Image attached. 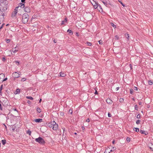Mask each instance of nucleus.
I'll return each instance as SVG.
<instances>
[{
    "instance_id": "nucleus-1",
    "label": "nucleus",
    "mask_w": 153,
    "mask_h": 153,
    "mask_svg": "<svg viewBox=\"0 0 153 153\" xmlns=\"http://www.w3.org/2000/svg\"><path fill=\"white\" fill-rule=\"evenodd\" d=\"M29 18V16L27 13H25L22 16V22L25 24L27 22Z\"/></svg>"
},
{
    "instance_id": "nucleus-2",
    "label": "nucleus",
    "mask_w": 153,
    "mask_h": 153,
    "mask_svg": "<svg viewBox=\"0 0 153 153\" xmlns=\"http://www.w3.org/2000/svg\"><path fill=\"white\" fill-rule=\"evenodd\" d=\"M35 140L41 144H44L45 143L44 140L41 137L35 139Z\"/></svg>"
},
{
    "instance_id": "nucleus-3",
    "label": "nucleus",
    "mask_w": 153,
    "mask_h": 153,
    "mask_svg": "<svg viewBox=\"0 0 153 153\" xmlns=\"http://www.w3.org/2000/svg\"><path fill=\"white\" fill-rule=\"evenodd\" d=\"M90 1L95 9L97 8L99 4L97 2L94 1V0H90Z\"/></svg>"
},
{
    "instance_id": "nucleus-4",
    "label": "nucleus",
    "mask_w": 153,
    "mask_h": 153,
    "mask_svg": "<svg viewBox=\"0 0 153 153\" xmlns=\"http://www.w3.org/2000/svg\"><path fill=\"white\" fill-rule=\"evenodd\" d=\"M53 129L55 131L57 130L58 127L57 124L56 123V122L55 121H53Z\"/></svg>"
},
{
    "instance_id": "nucleus-5",
    "label": "nucleus",
    "mask_w": 153,
    "mask_h": 153,
    "mask_svg": "<svg viewBox=\"0 0 153 153\" xmlns=\"http://www.w3.org/2000/svg\"><path fill=\"white\" fill-rule=\"evenodd\" d=\"M24 10V11L27 13H29L30 12V8L27 5L25 6V8Z\"/></svg>"
},
{
    "instance_id": "nucleus-6",
    "label": "nucleus",
    "mask_w": 153,
    "mask_h": 153,
    "mask_svg": "<svg viewBox=\"0 0 153 153\" xmlns=\"http://www.w3.org/2000/svg\"><path fill=\"white\" fill-rule=\"evenodd\" d=\"M12 75L13 77L15 78H18L20 76L19 74L18 73H17L16 72H15L13 73Z\"/></svg>"
},
{
    "instance_id": "nucleus-7",
    "label": "nucleus",
    "mask_w": 153,
    "mask_h": 153,
    "mask_svg": "<svg viewBox=\"0 0 153 153\" xmlns=\"http://www.w3.org/2000/svg\"><path fill=\"white\" fill-rule=\"evenodd\" d=\"M34 121L36 123H41L43 121V120L42 119H35Z\"/></svg>"
},
{
    "instance_id": "nucleus-8",
    "label": "nucleus",
    "mask_w": 153,
    "mask_h": 153,
    "mask_svg": "<svg viewBox=\"0 0 153 153\" xmlns=\"http://www.w3.org/2000/svg\"><path fill=\"white\" fill-rule=\"evenodd\" d=\"M25 5L22 3H19V7H20L21 8H23L25 7Z\"/></svg>"
},
{
    "instance_id": "nucleus-9",
    "label": "nucleus",
    "mask_w": 153,
    "mask_h": 153,
    "mask_svg": "<svg viewBox=\"0 0 153 153\" xmlns=\"http://www.w3.org/2000/svg\"><path fill=\"white\" fill-rule=\"evenodd\" d=\"M18 50V48L16 47L15 48H13L12 50V51L13 53H15Z\"/></svg>"
},
{
    "instance_id": "nucleus-10",
    "label": "nucleus",
    "mask_w": 153,
    "mask_h": 153,
    "mask_svg": "<svg viewBox=\"0 0 153 153\" xmlns=\"http://www.w3.org/2000/svg\"><path fill=\"white\" fill-rule=\"evenodd\" d=\"M107 102L109 104H111L112 103V101L110 99H107L106 100Z\"/></svg>"
},
{
    "instance_id": "nucleus-11",
    "label": "nucleus",
    "mask_w": 153,
    "mask_h": 153,
    "mask_svg": "<svg viewBox=\"0 0 153 153\" xmlns=\"http://www.w3.org/2000/svg\"><path fill=\"white\" fill-rule=\"evenodd\" d=\"M140 132L142 134H145V135H146L148 134V133L147 132H145V131H143L141 130H140Z\"/></svg>"
},
{
    "instance_id": "nucleus-12",
    "label": "nucleus",
    "mask_w": 153,
    "mask_h": 153,
    "mask_svg": "<svg viewBox=\"0 0 153 153\" xmlns=\"http://www.w3.org/2000/svg\"><path fill=\"white\" fill-rule=\"evenodd\" d=\"M97 8H98V9L99 10L100 12H102V11H103L102 9L100 4H98V7Z\"/></svg>"
},
{
    "instance_id": "nucleus-13",
    "label": "nucleus",
    "mask_w": 153,
    "mask_h": 153,
    "mask_svg": "<svg viewBox=\"0 0 153 153\" xmlns=\"http://www.w3.org/2000/svg\"><path fill=\"white\" fill-rule=\"evenodd\" d=\"M17 13V12L16 11H14V12H13L12 13V15H11V16L12 17H14L16 15Z\"/></svg>"
},
{
    "instance_id": "nucleus-14",
    "label": "nucleus",
    "mask_w": 153,
    "mask_h": 153,
    "mask_svg": "<svg viewBox=\"0 0 153 153\" xmlns=\"http://www.w3.org/2000/svg\"><path fill=\"white\" fill-rule=\"evenodd\" d=\"M20 92V90L19 89H17L15 92H14L15 94H19Z\"/></svg>"
},
{
    "instance_id": "nucleus-15",
    "label": "nucleus",
    "mask_w": 153,
    "mask_h": 153,
    "mask_svg": "<svg viewBox=\"0 0 153 153\" xmlns=\"http://www.w3.org/2000/svg\"><path fill=\"white\" fill-rule=\"evenodd\" d=\"M66 74L60 72V73L59 74V76L61 77H64L65 76Z\"/></svg>"
},
{
    "instance_id": "nucleus-16",
    "label": "nucleus",
    "mask_w": 153,
    "mask_h": 153,
    "mask_svg": "<svg viewBox=\"0 0 153 153\" xmlns=\"http://www.w3.org/2000/svg\"><path fill=\"white\" fill-rule=\"evenodd\" d=\"M67 18H65L64 20L62 21L61 25L65 24V23L67 22Z\"/></svg>"
},
{
    "instance_id": "nucleus-17",
    "label": "nucleus",
    "mask_w": 153,
    "mask_h": 153,
    "mask_svg": "<svg viewBox=\"0 0 153 153\" xmlns=\"http://www.w3.org/2000/svg\"><path fill=\"white\" fill-rule=\"evenodd\" d=\"M67 32H68L69 33V34H70V35H72L73 34V32L71 30H70L69 29H68L67 30Z\"/></svg>"
},
{
    "instance_id": "nucleus-18",
    "label": "nucleus",
    "mask_w": 153,
    "mask_h": 153,
    "mask_svg": "<svg viewBox=\"0 0 153 153\" xmlns=\"http://www.w3.org/2000/svg\"><path fill=\"white\" fill-rule=\"evenodd\" d=\"M53 122H52L51 123H49L48 124V126L49 127H50V128H51V127L53 128Z\"/></svg>"
},
{
    "instance_id": "nucleus-19",
    "label": "nucleus",
    "mask_w": 153,
    "mask_h": 153,
    "mask_svg": "<svg viewBox=\"0 0 153 153\" xmlns=\"http://www.w3.org/2000/svg\"><path fill=\"white\" fill-rule=\"evenodd\" d=\"M133 130L134 131H135L136 132H137L139 131V128H134L133 129Z\"/></svg>"
},
{
    "instance_id": "nucleus-20",
    "label": "nucleus",
    "mask_w": 153,
    "mask_h": 153,
    "mask_svg": "<svg viewBox=\"0 0 153 153\" xmlns=\"http://www.w3.org/2000/svg\"><path fill=\"white\" fill-rule=\"evenodd\" d=\"M26 98L31 100H33V98L31 96H27L26 97Z\"/></svg>"
},
{
    "instance_id": "nucleus-21",
    "label": "nucleus",
    "mask_w": 153,
    "mask_h": 153,
    "mask_svg": "<svg viewBox=\"0 0 153 153\" xmlns=\"http://www.w3.org/2000/svg\"><path fill=\"white\" fill-rule=\"evenodd\" d=\"M3 88V85H1V86L0 88V95H1V90Z\"/></svg>"
},
{
    "instance_id": "nucleus-22",
    "label": "nucleus",
    "mask_w": 153,
    "mask_h": 153,
    "mask_svg": "<svg viewBox=\"0 0 153 153\" xmlns=\"http://www.w3.org/2000/svg\"><path fill=\"white\" fill-rule=\"evenodd\" d=\"M125 36L127 38V39L128 40L129 39V34L127 33H126L125 34Z\"/></svg>"
},
{
    "instance_id": "nucleus-23",
    "label": "nucleus",
    "mask_w": 153,
    "mask_h": 153,
    "mask_svg": "<svg viewBox=\"0 0 153 153\" xmlns=\"http://www.w3.org/2000/svg\"><path fill=\"white\" fill-rule=\"evenodd\" d=\"M4 16H5V14H4V13H3L2 12V13H1V14H0V17H1V16L3 18Z\"/></svg>"
},
{
    "instance_id": "nucleus-24",
    "label": "nucleus",
    "mask_w": 153,
    "mask_h": 153,
    "mask_svg": "<svg viewBox=\"0 0 153 153\" xmlns=\"http://www.w3.org/2000/svg\"><path fill=\"white\" fill-rule=\"evenodd\" d=\"M37 112L39 113L41 112V109L39 108H37Z\"/></svg>"
},
{
    "instance_id": "nucleus-25",
    "label": "nucleus",
    "mask_w": 153,
    "mask_h": 153,
    "mask_svg": "<svg viewBox=\"0 0 153 153\" xmlns=\"http://www.w3.org/2000/svg\"><path fill=\"white\" fill-rule=\"evenodd\" d=\"M1 142L3 145H4L6 142V140H1Z\"/></svg>"
},
{
    "instance_id": "nucleus-26",
    "label": "nucleus",
    "mask_w": 153,
    "mask_h": 153,
    "mask_svg": "<svg viewBox=\"0 0 153 153\" xmlns=\"http://www.w3.org/2000/svg\"><path fill=\"white\" fill-rule=\"evenodd\" d=\"M141 121L139 120H137L136 121V123L137 124H138L139 123H140V122Z\"/></svg>"
},
{
    "instance_id": "nucleus-27",
    "label": "nucleus",
    "mask_w": 153,
    "mask_h": 153,
    "mask_svg": "<svg viewBox=\"0 0 153 153\" xmlns=\"http://www.w3.org/2000/svg\"><path fill=\"white\" fill-rule=\"evenodd\" d=\"M27 133L29 135H30L31 134V131H30L28 130L27 131Z\"/></svg>"
},
{
    "instance_id": "nucleus-28",
    "label": "nucleus",
    "mask_w": 153,
    "mask_h": 153,
    "mask_svg": "<svg viewBox=\"0 0 153 153\" xmlns=\"http://www.w3.org/2000/svg\"><path fill=\"white\" fill-rule=\"evenodd\" d=\"M123 101L124 99L123 98H121L119 99V101L120 102H123Z\"/></svg>"
},
{
    "instance_id": "nucleus-29",
    "label": "nucleus",
    "mask_w": 153,
    "mask_h": 153,
    "mask_svg": "<svg viewBox=\"0 0 153 153\" xmlns=\"http://www.w3.org/2000/svg\"><path fill=\"white\" fill-rule=\"evenodd\" d=\"M87 45L90 46L91 45V43L90 42H87Z\"/></svg>"
},
{
    "instance_id": "nucleus-30",
    "label": "nucleus",
    "mask_w": 153,
    "mask_h": 153,
    "mask_svg": "<svg viewBox=\"0 0 153 153\" xmlns=\"http://www.w3.org/2000/svg\"><path fill=\"white\" fill-rule=\"evenodd\" d=\"M116 149V148L114 147H113L110 150V152H112L114 150H115Z\"/></svg>"
},
{
    "instance_id": "nucleus-31",
    "label": "nucleus",
    "mask_w": 153,
    "mask_h": 153,
    "mask_svg": "<svg viewBox=\"0 0 153 153\" xmlns=\"http://www.w3.org/2000/svg\"><path fill=\"white\" fill-rule=\"evenodd\" d=\"M148 83H149V85H151L153 84V82H152L151 81H149Z\"/></svg>"
},
{
    "instance_id": "nucleus-32",
    "label": "nucleus",
    "mask_w": 153,
    "mask_h": 153,
    "mask_svg": "<svg viewBox=\"0 0 153 153\" xmlns=\"http://www.w3.org/2000/svg\"><path fill=\"white\" fill-rule=\"evenodd\" d=\"M111 25L112 26L114 27L115 28L116 27V26L115 25H114L113 23H111Z\"/></svg>"
},
{
    "instance_id": "nucleus-33",
    "label": "nucleus",
    "mask_w": 153,
    "mask_h": 153,
    "mask_svg": "<svg viewBox=\"0 0 153 153\" xmlns=\"http://www.w3.org/2000/svg\"><path fill=\"white\" fill-rule=\"evenodd\" d=\"M134 108L137 111L138 110V108L137 105H135L134 106Z\"/></svg>"
},
{
    "instance_id": "nucleus-34",
    "label": "nucleus",
    "mask_w": 153,
    "mask_h": 153,
    "mask_svg": "<svg viewBox=\"0 0 153 153\" xmlns=\"http://www.w3.org/2000/svg\"><path fill=\"white\" fill-rule=\"evenodd\" d=\"M102 2L105 6H106L107 5V2L106 1H102Z\"/></svg>"
},
{
    "instance_id": "nucleus-35",
    "label": "nucleus",
    "mask_w": 153,
    "mask_h": 153,
    "mask_svg": "<svg viewBox=\"0 0 153 153\" xmlns=\"http://www.w3.org/2000/svg\"><path fill=\"white\" fill-rule=\"evenodd\" d=\"M1 101L0 100V108L1 110H3V108L1 107Z\"/></svg>"
},
{
    "instance_id": "nucleus-36",
    "label": "nucleus",
    "mask_w": 153,
    "mask_h": 153,
    "mask_svg": "<svg viewBox=\"0 0 153 153\" xmlns=\"http://www.w3.org/2000/svg\"><path fill=\"white\" fill-rule=\"evenodd\" d=\"M19 7L18 6V7H15V9H14V11H16L17 12V10H18V8H19Z\"/></svg>"
},
{
    "instance_id": "nucleus-37",
    "label": "nucleus",
    "mask_w": 153,
    "mask_h": 153,
    "mask_svg": "<svg viewBox=\"0 0 153 153\" xmlns=\"http://www.w3.org/2000/svg\"><path fill=\"white\" fill-rule=\"evenodd\" d=\"M119 2L124 7L125 6V5L123 3L121 2V1L119 0Z\"/></svg>"
},
{
    "instance_id": "nucleus-38",
    "label": "nucleus",
    "mask_w": 153,
    "mask_h": 153,
    "mask_svg": "<svg viewBox=\"0 0 153 153\" xmlns=\"http://www.w3.org/2000/svg\"><path fill=\"white\" fill-rule=\"evenodd\" d=\"M26 80L25 78H23L21 79V81L22 82H24Z\"/></svg>"
},
{
    "instance_id": "nucleus-39",
    "label": "nucleus",
    "mask_w": 153,
    "mask_h": 153,
    "mask_svg": "<svg viewBox=\"0 0 153 153\" xmlns=\"http://www.w3.org/2000/svg\"><path fill=\"white\" fill-rule=\"evenodd\" d=\"M126 140L127 141L129 142L130 141V139L129 137H127L126 139Z\"/></svg>"
},
{
    "instance_id": "nucleus-40",
    "label": "nucleus",
    "mask_w": 153,
    "mask_h": 153,
    "mask_svg": "<svg viewBox=\"0 0 153 153\" xmlns=\"http://www.w3.org/2000/svg\"><path fill=\"white\" fill-rule=\"evenodd\" d=\"M73 111L71 109H70L69 111V113H70L71 114H72V113Z\"/></svg>"
},
{
    "instance_id": "nucleus-41",
    "label": "nucleus",
    "mask_w": 153,
    "mask_h": 153,
    "mask_svg": "<svg viewBox=\"0 0 153 153\" xmlns=\"http://www.w3.org/2000/svg\"><path fill=\"white\" fill-rule=\"evenodd\" d=\"M130 93L131 94H132L133 93V90L132 89H130Z\"/></svg>"
},
{
    "instance_id": "nucleus-42",
    "label": "nucleus",
    "mask_w": 153,
    "mask_h": 153,
    "mask_svg": "<svg viewBox=\"0 0 153 153\" xmlns=\"http://www.w3.org/2000/svg\"><path fill=\"white\" fill-rule=\"evenodd\" d=\"M98 42L100 44L102 45V42L101 40L99 41Z\"/></svg>"
},
{
    "instance_id": "nucleus-43",
    "label": "nucleus",
    "mask_w": 153,
    "mask_h": 153,
    "mask_svg": "<svg viewBox=\"0 0 153 153\" xmlns=\"http://www.w3.org/2000/svg\"><path fill=\"white\" fill-rule=\"evenodd\" d=\"M137 118H140V114H138L137 117Z\"/></svg>"
},
{
    "instance_id": "nucleus-44",
    "label": "nucleus",
    "mask_w": 153,
    "mask_h": 153,
    "mask_svg": "<svg viewBox=\"0 0 153 153\" xmlns=\"http://www.w3.org/2000/svg\"><path fill=\"white\" fill-rule=\"evenodd\" d=\"M108 116L109 117H111V114L110 113H108Z\"/></svg>"
},
{
    "instance_id": "nucleus-45",
    "label": "nucleus",
    "mask_w": 153,
    "mask_h": 153,
    "mask_svg": "<svg viewBox=\"0 0 153 153\" xmlns=\"http://www.w3.org/2000/svg\"><path fill=\"white\" fill-rule=\"evenodd\" d=\"M115 38L117 39H118L119 38V37L117 35L115 36Z\"/></svg>"
},
{
    "instance_id": "nucleus-46",
    "label": "nucleus",
    "mask_w": 153,
    "mask_h": 153,
    "mask_svg": "<svg viewBox=\"0 0 153 153\" xmlns=\"http://www.w3.org/2000/svg\"><path fill=\"white\" fill-rule=\"evenodd\" d=\"M6 59L4 57L2 58V61L3 62H5V61Z\"/></svg>"
},
{
    "instance_id": "nucleus-47",
    "label": "nucleus",
    "mask_w": 153,
    "mask_h": 153,
    "mask_svg": "<svg viewBox=\"0 0 153 153\" xmlns=\"http://www.w3.org/2000/svg\"><path fill=\"white\" fill-rule=\"evenodd\" d=\"M11 128H12V129L13 131H14L15 129V127H11Z\"/></svg>"
},
{
    "instance_id": "nucleus-48",
    "label": "nucleus",
    "mask_w": 153,
    "mask_h": 153,
    "mask_svg": "<svg viewBox=\"0 0 153 153\" xmlns=\"http://www.w3.org/2000/svg\"><path fill=\"white\" fill-rule=\"evenodd\" d=\"M15 62L16 63H18V65L19 64V62L18 61H15Z\"/></svg>"
},
{
    "instance_id": "nucleus-49",
    "label": "nucleus",
    "mask_w": 153,
    "mask_h": 153,
    "mask_svg": "<svg viewBox=\"0 0 153 153\" xmlns=\"http://www.w3.org/2000/svg\"><path fill=\"white\" fill-rule=\"evenodd\" d=\"M27 103L30 104L31 103V102L30 101L28 100L27 101Z\"/></svg>"
},
{
    "instance_id": "nucleus-50",
    "label": "nucleus",
    "mask_w": 153,
    "mask_h": 153,
    "mask_svg": "<svg viewBox=\"0 0 153 153\" xmlns=\"http://www.w3.org/2000/svg\"><path fill=\"white\" fill-rule=\"evenodd\" d=\"M76 36H79V33L78 32H76Z\"/></svg>"
},
{
    "instance_id": "nucleus-51",
    "label": "nucleus",
    "mask_w": 153,
    "mask_h": 153,
    "mask_svg": "<svg viewBox=\"0 0 153 153\" xmlns=\"http://www.w3.org/2000/svg\"><path fill=\"white\" fill-rule=\"evenodd\" d=\"M134 89L136 91H137L138 90V88L137 87H134Z\"/></svg>"
},
{
    "instance_id": "nucleus-52",
    "label": "nucleus",
    "mask_w": 153,
    "mask_h": 153,
    "mask_svg": "<svg viewBox=\"0 0 153 153\" xmlns=\"http://www.w3.org/2000/svg\"><path fill=\"white\" fill-rule=\"evenodd\" d=\"M129 66H130V68L131 69H132V65L131 64H130L129 65Z\"/></svg>"
},
{
    "instance_id": "nucleus-53",
    "label": "nucleus",
    "mask_w": 153,
    "mask_h": 153,
    "mask_svg": "<svg viewBox=\"0 0 153 153\" xmlns=\"http://www.w3.org/2000/svg\"><path fill=\"white\" fill-rule=\"evenodd\" d=\"M10 40L9 39H7L6 40V42L7 43H9L10 42Z\"/></svg>"
},
{
    "instance_id": "nucleus-54",
    "label": "nucleus",
    "mask_w": 153,
    "mask_h": 153,
    "mask_svg": "<svg viewBox=\"0 0 153 153\" xmlns=\"http://www.w3.org/2000/svg\"><path fill=\"white\" fill-rule=\"evenodd\" d=\"M25 0H21V2L22 3H25Z\"/></svg>"
},
{
    "instance_id": "nucleus-55",
    "label": "nucleus",
    "mask_w": 153,
    "mask_h": 153,
    "mask_svg": "<svg viewBox=\"0 0 153 153\" xmlns=\"http://www.w3.org/2000/svg\"><path fill=\"white\" fill-rule=\"evenodd\" d=\"M86 121L87 122H89L90 121V120L89 119H87L86 120Z\"/></svg>"
},
{
    "instance_id": "nucleus-56",
    "label": "nucleus",
    "mask_w": 153,
    "mask_h": 153,
    "mask_svg": "<svg viewBox=\"0 0 153 153\" xmlns=\"http://www.w3.org/2000/svg\"><path fill=\"white\" fill-rule=\"evenodd\" d=\"M7 78H5L3 80V81H6L7 80Z\"/></svg>"
},
{
    "instance_id": "nucleus-57",
    "label": "nucleus",
    "mask_w": 153,
    "mask_h": 153,
    "mask_svg": "<svg viewBox=\"0 0 153 153\" xmlns=\"http://www.w3.org/2000/svg\"><path fill=\"white\" fill-rule=\"evenodd\" d=\"M3 125L5 127V129H7V127L5 125V124H3Z\"/></svg>"
},
{
    "instance_id": "nucleus-58",
    "label": "nucleus",
    "mask_w": 153,
    "mask_h": 153,
    "mask_svg": "<svg viewBox=\"0 0 153 153\" xmlns=\"http://www.w3.org/2000/svg\"><path fill=\"white\" fill-rule=\"evenodd\" d=\"M94 94H98V92L97 91V90H96V91L94 93Z\"/></svg>"
},
{
    "instance_id": "nucleus-59",
    "label": "nucleus",
    "mask_w": 153,
    "mask_h": 153,
    "mask_svg": "<svg viewBox=\"0 0 153 153\" xmlns=\"http://www.w3.org/2000/svg\"><path fill=\"white\" fill-rule=\"evenodd\" d=\"M119 89V87H117L116 88V90L117 91Z\"/></svg>"
},
{
    "instance_id": "nucleus-60",
    "label": "nucleus",
    "mask_w": 153,
    "mask_h": 153,
    "mask_svg": "<svg viewBox=\"0 0 153 153\" xmlns=\"http://www.w3.org/2000/svg\"><path fill=\"white\" fill-rule=\"evenodd\" d=\"M150 149L152 150H153V148L152 147H150Z\"/></svg>"
},
{
    "instance_id": "nucleus-61",
    "label": "nucleus",
    "mask_w": 153,
    "mask_h": 153,
    "mask_svg": "<svg viewBox=\"0 0 153 153\" xmlns=\"http://www.w3.org/2000/svg\"><path fill=\"white\" fill-rule=\"evenodd\" d=\"M41 101H42V99H40L39 100V103H40L41 102Z\"/></svg>"
},
{
    "instance_id": "nucleus-62",
    "label": "nucleus",
    "mask_w": 153,
    "mask_h": 153,
    "mask_svg": "<svg viewBox=\"0 0 153 153\" xmlns=\"http://www.w3.org/2000/svg\"><path fill=\"white\" fill-rule=\"evenodd\" d=\"M114 142H115V140H113V141H112V143L113 144H114Z\"/></svg>"
},
{
    "instance_id": "nucleus-63",
    "label": "nucleus",
    "mask_w": 153,
    "mask_h": 153,
    "mask_svg": "<svg viewBox=\"0 0 153 153\" xmlns=\"http://www.w3.org/2000/svg\"><path fill=\"white\" fill-rule=\"evenodd\" d=\"M139 104L140 105H141V104H142V102H139Z\"/></svg>"
},
{
    "instance_id": "nucleus-64",
    "label": "nucleus",
    "mask_w": 153,
    "mask_h": 153,
    "mask_svg": "<svg viewBox=\"0 0 153 153\" xmlns=\"http://www.w3.org/2000/svg\"><path fill=\"white\" fill-rule=\"evenodd\" d=\"M82 129H85V128L84 127H82Z\"/></svg>"
}]
</instances>
